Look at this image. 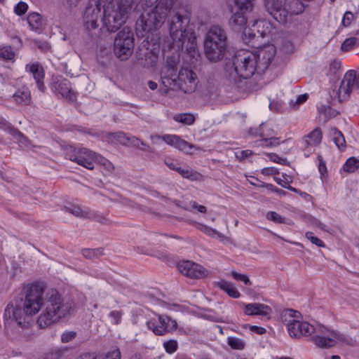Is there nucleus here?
Returning <instances> with one entry per match:
<instances>
[{
	"instance_id": "30",
	"label": "nucleus",
	"mask_w": 359,
	"mask_h": 359,
	"mask_svg": "<svg viewBox=\"0 0 359 359\" xmlns=\"http://www.w3.org/2000/svg\"><path fill=\"white\" fill-rule=\"evenodd\" d=\"M27 22L32 29L38 30L43 24L41 16L36 13H29L27 16Z\"/></svg>"
},
{
	"instance_id": "36",
	"label": "nucleus",
	"mask_w": 359,
	"mask_h": 359,
	"mask_svg": "<svg viewBox=\"0 0 359 359\" xmlns=\"http://www.w3.org/2000/svg\"><path fill=\"white\" fill-rule=\"evenodd\" d=\"M181 176L191 181L200 180L201 175L192 169L181 170Z\"/></svg>"
},
{
	"instance_id": "49",
	"label": "nucleus",
	"mask_w": 359,
	"mask_h": 359,
	"mask_svg": "<svg viewBox=\"0 0 359 359\" xmlns=\"http://www.w3.org/2000/svg\"><path fill=\"white\" fill-rule=\"evenodd\" d=\"M76 337V332L74 331L65 332L61 336V341L63 343H68L72 341Z\"/></svg>"
},
{
	"instance_id": "6",
	"label": "nucleus",
	"mask_w": 359,
	"mask_h": 359,
	"mask_svg": "<svg viewBox=\"0 0 359 359\" xmlns=\"http://www.w3.org/2000/svg\"><path fill=\"white\" fill-rule=\"evenodd\" d=\"M268 13L280 24L285 25L291 20L292 15H299L304 11L301 0H265Z\"/></svg>"
},
{
	"instance_id": "63",
	"label": "nucleus",
	"mask_w": 359,
	"mask_h": 359,
	"mask_svg": "<svg viewBox=\"0 0 359 359\" xmlns=\"http://www.w3.org/2000/svg\"><path fill=\"white\" fill-rule=\"evenodd\" d=\"M252 154L251 150H245V151H241L236 154V156L239 160H243L245 158L250 156Z\"/></svg>"
},
{
	"instance_id": "10",
	"label": "nucleus",
	"mask_w": 359,
	"mask_h": 359,
	"mask_svg": "<svg viewBox=\"0 0 359 359\" xmlns=\"http://www.w3.org/2000/svg\"><path fill=\"white\" fill-rule=\"evenodd\" d=\"M65 156L85 168L93 170L97 153L85 147H70L67 150Z\"/></svg>"
},
{
	"instance_id": "34",
	"label": "nucleus",
	"mask_w": 359,
	"mask_h": 359,
	"mask_svg": "<svg viewBox=\"0 0 359 359\" xmlns=\"http://www.w3.org/2000/svg\"><path fill=\"white\" fill-rule=\"evenodd\" d=\"M219 287L224 290L230 297L233 298H238L240 297L239 292L235 288L233 284L222 281L219 283Z\"/></svg>"
},
{
	"instance_id": "5",
	"label": "nucleus",
	"mask_w": 359,
	"mask_h": 359,
	"mask_svg": "<svg viewBox=\"0 0 359 359\" xmlns=\"http://www.w3.org/2000/svg\"><path fill=\"white\" fill-rule=\"evenodd\" d=\"M134 0H113L104 8L102 22L110 32H115L126 22Z\"/></svg>"
},
{
	"instance_id": "43",
	"label": "nucleus",
	"mask_w": 359,
	"mask_h": 359,
	"mask_svg": "<svg viewBox=\"0 0 359 359\" xmlns=\"http://www.w3.org/2000/svg\"><path fill=\"white\" fill-rule=\"evenodd\" d=\"M163 346L167 353H172L177 349L178 343L176 340H169L164 342Z\"/></svg>"
},
{
	"instance_id": "53",
	"label": "nucleus",
	"mask_w": 359,
	"mask_h": 359,
	"mask_svg": "<svg viewBox=\"0 0 359 359\" xmlns=\"http://www.w3.org/2000/svg\"><path fill=\"white\" fill-rule=\"evenodd\" d=\"M263 142L262 145H265L266 147H273L280 144L279 139L274 137L264 138Z\"/></svg>"
},
{
	"instance_id": "50",
	"label": "nucleus",
	"mask_w": 359,
	"mask_h": 359,
	"mask_svg": "<svg viewBox=\"0 0 359 359\" xmlns=\"http://www.w3.org/2000/svg\"><path fill=\"white\" fill-rule=\"evenodd\" d=\"M189 207H184L185 210H190L191 208L196 209L198 212L201 213H205L207 212V208L205 206L202 205H198L196 201H191L189 203Z\"/></svg>"
},
{
	"instance_id": "14",
	"label": "nucleus",
	"mask_w": 359,
	"mask_h": 359,
	"mask_svg": "<svg viewBox=\"0 0 359 359\" xmlns=\"http://www.w3.org/2000/svg\"><path fill=\"white\" fill-rule=\"evenodd\" d=\"M276 54L273 46H268L254 53L258 63V74L264 73L269 67Z\"/></svg>"
},
{
	"instance_id": "18",
	"label": "nucleus",
	"mask_w": 359,
	"mask_h": 359,
	"mask_svg": "<svg viewBox=\"0 0 359 359\" xmlns=\"http://www.w3.org/2000/svg\"><path fill=\"white\" fill-rule=\"evenodd\" d=\"M53 89L68 101H74L76 98L75 93L72 89L70 82L61 76L56 78L53 84Z\"/></svg>"
},
{
	"instance_id": "56",
	"label": "nucleus",
	"mask_w": 359,
	"mask_h": 359,
	"mask_svg": "<svg viewBox=\"0 0 359 359\" xmlns=\"http://www.w3.org/2000/svg\"><path fill=\"white\" fill-rule=\"evenodd\" d=\"M165 164L168 165L169 168L173 170H176L180 172V168L178 167V161L172 160L171 158H166L165 160Z\"/></svg>"
},
{
	"instance_id": "29",
	"label": "nucleus",
	"mask_w": 359,
	"mask_h": 359,
	"mask_svg": "<svg viewBox=\"0 0 359 359\" xmlns=\"http://www.w3.org/2000/svg\"><path fill=\"white\" fill-rule=\"evenodd\" d=\"M106 139L111 144L129 145V137L123 132L110 133L106 135Z\"/></svg>"
},
{
	"instance_id": "31",
	"label": "nucleus",
	"mask_w": 359,
	"mask_h": 359,
	"mask_svg": "<svg viewBox=\"0 0 359 359\" xmlns=\"http://www.w3.org/2000/svg\"><path fill=\"white\" fill-rule=\"evenodd\" d=\"M266 217L268 220L273 222L276 224H287L288 225L293 224L291 220L282 217L280 215L274 211L268 212L266 215Z\"/></svg>"
},
{
	"instance_id": "35",
	"label": "nucleus",
	"mask_w": 359,
	"mask_h": 359,
	"mask_svg": "<svg viewBox=\"0 0 359 359\" xmlns=\"http://www.w3.org/2000/svg\"><path fill=\"white\" fill-rule=\"evenodd\" d=\"M358 168L359 161L355 157L349 158L343 165V170L347 172H353Z\"/></svg>"
},
{
	"instance_id": "9",
	"label": "nucleus",
	"mask_w": 359,
	"mask_h": 359,
	"mask_svg": "<svg viewBox=\"0 0 359 359\" xmlns=\"http://www.w3.org/2000/svg\"><path fill=\"white\" fill-rule=\"evenodd\" d=\"M134 38L128 28H123L114 39V53L121 60H126L132 55Z\"/></svg>"
},
{
	"instance_id": "15",
	"label": "nucleus",
	"mask_w": 359,
	"mask_h": 359,
	"mask_svg": "<svg viewBox=\"0 0 359 359\" xmlns=\"http://www.w3.org/2000/svg\"><path fill=\"white\" fill-rule=\"evenodd\" d=\"M179 55L177 56L168 57L166 60V76L165 79L170 88L178 86L180 72L177 71Z\"/></svg>"
},
{
	"instance_id": "54",
	"label": "nucleus",
	"mask_w": 359,
	"mask_h": 359,
	"mask_svg": "<svg viewBox=\"0 0 359 359\" xmlns=\"http://www.w3.org/2000/svg\"><path fill=\"white\" fill-rule=\"evenodd\" d=\"M353 18H354V17H353V13L350 11H346L344 13L343 19H342L343 25L345 27L349 26L351 25V22L353 21Z\"/></svg>"
},
{
	"instance_id": "47",
	"label": "nucleus",
	"mask_w": 359,
	"mask_h": 359,
	"mask_svg": "<svg viewBox=\"0 0 359 359\" xmlns=\"http://www.w3.org/2000/svg\"><path fill=\"white\" fill-rule=\"evenodd\" d=\"M198 229L205 233L206 235L213 237L215 236V233L217 232V230L215 229H212L210 226H208L206 225L202 224H198L197 226Z\"/></svg>"
},
{
	"instance_id": "61",
	"label": "nucleus",
	"mask_w": 359,
	"mask_h": 359,
	"mask_svg": "<svg viewBox=\"0 0 359 359\" xmlns=\"http://www.w3.org/2000/svg\"><path fill=\"white\" fill-rule=\"evenodd\" d=\"M269 157L272 161L278 163L282 165L285 164L286 162L285 158H283L275 154H269Z\"/></svg>"
},
{
	"instance_id": "39",
	"label": "nucleus",
	"mask_w": 359,
	"mask_h": 359,
	"mask_svg": "<svg viewBox=\"0 0 359 359\" xmlns=\"http://www.w3.org/2000/svg\"><path fill=\"white\" fill-rule=\"evenodd\" d=\"M159 258L162 259L163 262H166L169 266L173 265L176 266L177 267L179 266V263L177 262V257H175L171 254L163 253Z\"/></svg>"
},
{
	"instance_id": "20",
	"label": "nucleus",
	"mask_w": 359,
	"mask_h": 359,
	"mask_svg": "<svg viewBox=\"0 0 359 359\" xmlns=\"http://www.w3.org/2000/svg\"><path fill=\"white\" fill-rule=\"evenodd\" d=\"M245 11L235 10L229 20V25L231 29L237 32H242L244 35V31L248 29L246 27L247 18L245 16Z\"/></svg>"
},
{
	"instance_id": "62",
	"label": "nucleus",
	"mask_w": 359,
	"mask_h": 359,
	"mask_svg": "<svg viewBox=\"0 0 359 359\" xmlns=\"http://www.w3.org/2000/svg\"><path fill=\"white\" fill-rule=\"evenodd\" d=\"M170 36L174 41H180L178 37V30L175 27V25H171L170 27Z\"/></svg>"
},
{
	"instance_id": "22",
	"label": "nucleus",
	"mask_w": 359,
	"mask_h": 359,
	"mask_svg": "<svg viewBox=\"0 0 359 359\" xmlns=\"http://www.w3.org/2000/svg\"><path fill=\"white\" fill-rule=\"evenodd\" d=\"M25 69L32 74L38 88L41 91L44 92V71L43 67L39 62H34L33 64L27 65Z\"/></svg>"
},
{
	"instance_id": "38",
	"label": "nucleus",
	"mask_w": 359,
	"mask_h": 359,
	"mask_svg": "<svg viewBox=\"0 0 359 359\" xmlns=\"http://www.w3.org/2000/svg\"><path fill=\"white\" fill-rule=\"evenodd\" d=\"M228 344L231 348L237 350H242L245 346L243 339L233 337L228 338Z\"/></svg>"
},
{
	"instance_id": "12",
	"label": "nucleus",
	"mask_w": 359,
	"mask_h": 359,
	"mask_svg": "<svg viewBox=\"0 0 359 359\" xmlns=\"http://www.w3.org/2000/svg\"><path fill=\"white\" fill-rule=\"evenodd\" d=\"M311 338L320 348H330L335 345L336 339L342 340L343 336L336 332L329 330L323 325L316 327Z\"/></svg>"
},
{
	"instance_id": "26",
	"label": "nucleus",
	"mask_w": 359,
	"mask_h": 359,
	"mask_svg": "<svg viewBox=\"0 0 359 359\" xmlns=\"http://www.w3.org/2000/svg\"><path fill=\"white\" fill-rule=\"evenodd\" d=\"M14 100L20 104H29L32 101L31 93L28 88L22 86L18 88L13 96Z\"/></svg>"
},
{
	"instance_id": "45",
	"label": "nucleus",
	"mask_w": 359,
	"mask_h": 359,
	"mask_svg": "<svg viewBox=\"0 0 359 359\" xmlns=\"http://www.w3.org/2000/svg\"><path fill=\"white\" fill-rule=\"evenodd\" d=\"M281 49L282 50L287 53L290 54L294 52V47L293 43L289 41V40H284L283 41L282 45H281Z\"/></svg>"
},
{
	"instance_id": "28",
	"label": "nucleus",
	"mask_w": 359,
	"mask_h": 359,
	"mask_svg": "<svg viewBox=\"0 0 359 359\" xmlns=\"http://www.w3.org/2000/svg\"><path fill=\"white\" fill-rule=\"evenodd\" d=\"M151 139L153 144L160 145L162 142H165L166 144L170 146H173L177 148V145L180 142V139L177 136L173 135H165L163 136L160 135H151Z\"/></svg>"
},
{
	"instance_id": "40",
	"label": "nucleus",
	"mask_w": 359,
	"mask_h": 359,
	"mask_svg": "<svg viewBox=\"0 0 359 359\" xmlns=\"http://www.w3.org/2000/svg\"><path fill=\"white\" fill-rule=\"evenodd\" d=\"M196 147L185 140H181V151L187 154H193Z\"/></svg>"
},
{
	"instance_id": "44",
	"label": "nucleus",
	"mask_w": 359,
	"mask_h": 359,
	"mask_svg": "<svg viewBox=\"0 0 359 359\" xmlns=\"http://www.w3.org/2000/svg\"><path fill=\"white\" fill-rule=\"evenodd\" d=\"M99 250L94 249H83L81 252L83 256L89 259H94L98 257L99 255Z\"/></svg>"
},
{
	"instance_id": "48",
	"label": "nucleus",
	"mask_w": 359,
	"mask_h": 359,
	"mask_svg": "<svg viewBox=\"0 0 359 359\" xmlns=\"http://www.w3.org/2000/svg\"><path fill=\"white\" fill-rule=\"evenodd\" d=\"M231 276L235 280H239V281H243L246 285H251V282H250V279L248 278V276H246L244 274H241V273H238L236 271H233L231 273Z\"/></svg>"
},
{
	"instance_id": "41",
	"label": "nucleus",
	"mask_w": 359,
	"mask_h": 359,
	"mask_svg": "<svg viewBox=\"0 0 359 359\" xmlns=\"http://www.w3.org/2000/svg\"><path fill=\"white\" fill-rule=\"evenodd\" d=\"M95 162L102 165L108 171H112L114 169L113 164L109 160L98 154H97Z\"/></svg>"
},
{
	"instance_id": "11",
	"label": "nucleus",
	"mask_w": 359,
	"mask_h": 359,
	"mask_svg": "<svg viewBox=\"0 0 359 359\" xmlns=\"http://www.w3.org/2000/svg\"><path fill=\"white\" fill-rule=\"evenodd\" d=\"M356 73L353 70L347 72L340 85L335 86L330 92V97L341 102L348 99L355 84Z\"/></svg>"
},
{
	"instance_id": "57",
	"label": "nucleus",
	"mask_w": 359,
	"mask_h": 359,
	"mask_svg": "<svg viewBox=\"0 0 359 359\" xmlns=\"http://www.w3.org/2000/svg\"><path fill=\"white\" fill-rule=\"evenodd\" d=\"M107 359H121V351L119 348H114L109 351L107 354Z\"/></svg>"
},
{
	"instance_id": "2",
	"label": "nucleus",
	"mask_w": 359,
	"mask_h": 359,
	"mask_svg": "<svg viewBox=\"0 0 359 359\" xmlns=\"http://www.w3.org/2000/svg\"><path fill=\"white\" fill-rule=\"evenodd\" d=\"M185 12L184 15H181V49L184 47L186 48L183 60L190 68H181V91L191 93L197 84V76L191 68L197 65L201 55L196 47L195 26L189 22L190 12L188 10Z\"/></svg>"
},
{
	"instance_id": "4",
	"label": "nucleus",
	"mask_w": 359,
	"mask_h": 359,
	"mask_svg": "<svg viewBox=\"0 0 359 359\" xmlns=\"http://www.w3.org/2000/svg\"><path fill=\"white\" fill-rule=\"evenodd\" d=\"M203 46L208 60L213 62L222 60L227 48V35L224 29L218 25L211 26L205 36Z\"/></svg>"
},
{
	"instance_id": "21",
	"label": "nucleus",
	"mask_w": 359,
	"mask_h": 359,
	"mask_svg": "<svg viewBox=\"0 0 359 359\" xmlns=\"http://www.w3.org/2000/svg\"><path fill=\"white\" fill-rule=\"evenodd\" d=\"M100 9L97 6H89L86 7L83 20L88 29H95L97 27V20L100 16Z\"/></svg>"
},
{
	"instance_id": "59",
	"label": "nucleus",
	"mask_w": 359,
	"mask_h": 359,
	"mask_svg": "<svg viewBox=\"0 0 359 359\" xmlns=\"http://www.w3.org/2000/svg\"><path fill=\"white\" fill-rule=\"evenodd\" d=\"M109 318L114 324H118L121 318V313L117 311H113L109 313Z\"/></svg>"
},
{
	"instance_id": "58",
	"label": "nucleus",
	"mask_w": 359,
	"mask_h": 359,
	"mask_svg": "<svg viewBox=\"0 0 359 359\" xmlns=\"http://www.w3.org/2000/svg\"><path fill=\"white\" fill-rule=\"evenodd\" d=\"M269 109L274 112H279L282 109V102L280 101H271L269 103Z\"/></svg>"
},
{
	"instance_id": "33",
	"label": "nucleus",
	"mask_w": 359,
	"mask_h": 359,
	"mask_svg": "<svg viewBox=\"0 0 359 359\" xmlns=\"http://www.w3.org/2000/svg\"><path fill=\"white\" fill-rule=\"evenodd\" d=\"M250 133H252V135L255 136H259L263 137L264 139L273 137V135H274V130L271 128L264 125V123H262L259 126V132H253L252 130H251Z\"/></svg>"
},
{
	"instance_id": "1",
	"label": "nucleus",
	"mask_w": 359,
	"mask_h": 359,
	"mask_svg": "<svg viewBox=\"0 0 359 359\" xmlns=\"http://www.w3.org/2000/svg\"><path fill=\"white\" fill-rule=\"evenodd\" d=\"M44 285L42 283H34L27 284L23 288L25 299L22 309L14 307L8 304L4 312V316L15 323L22 329L27 328L29 323L23 318V315L33 316L37 313L41 306L43 309L39 316L38 324L40 327H46L61 318L69 316L74 310L75 304L73 302H65L61 295L55 290H50L47 294V299L43 303V295Z\"/></svg>"
},
{
	"instance_id": "13",
	"label": "nucleus",
	"mask_w": 359,
	"mask_h": 359,
	"mask_svg": "<svg viewBox=\"0 0 359 359\" xmlns=\"http://www.w3.org/2000/svg\"><path fill=\"white\" fill-rule=\"evenodd\" d=\"M181 274L189 278H203L208 276L209 272L203 266L189 260L181 262Z\"/></svg>"
},
{
	"instance_id": "37",
	"label": "nucleus",
	"mask_w": 359,
	"mask_h": 359,
	"mask_svg": "<svg viewBox=\"0 0 359 359\" xmlns=\"http://www.w3.org/2000/svg\"><path fill=\"white\" fill-rule=\"evenodd\" d=\"M15 57V52L9 46H5L0 48V57L4 60H11Z\"/></svg>"
},
{
	"instance_id": "55",
	"label": "nucleus",
	"mask_w": 359,
	"mask_h": 359,
	"mask_svg": "<svg viewBox=\"0 0 359 359\" xmlns=\"http://www.w3.org/2000/svg\"><path fill=\"white\" fill-rule=\"evenodd\" d=\"M308 99V95L306 93L299 95L295 101L291 100L290 105L292 107L298 106L304 103Z\"/></svg>"
},
{
	"instance_id": "25",
	"label": "nucleus",
	"mask_w": 359,
	"mask_h": 359,
	"mask_svg": "<svg viewBox=\"0 0 359 359\" xmlns=\"http://www.w3.org/2000/svg\"><path fill=\"white\" fill-rule=\"evenodd\" d=\"M255 0H232V2L229 4V8L231 13L235 10L251 12L254 8Z\"/></svg>"
},
{
	"instance_id": "64",
	"label": "nucleus",
	"mask_w": 359,
	"mask_h": 359,
	"mask_svg": "<svg viewBox=\"0 0 359 359\" xmlns=\"http://www.w3.org/2000/svg\"><path fill=\"white\" fill-rule=\"evenodd\" d=\"M215 235H216L217 239L222 242L232 243L231 239L229 237L226 236L225 235L219 232L218 231H217V232L215 233Z\"/></svg>"
},
{
	"instance_id": "17",
	"label": "nucleus",
	"mask_w": 359,
	"mask_h": 359,
	"mask_svg": "<svg viewBox=\"0 0 359 359\" xmlns=\"http://www.w3.org/2000/svg\"><path fill=\"white\" fill-rule=\"evenodd\" d=\"M271 26L270 23L264 20H255L248 29L244 31V36L249 39L253 37H264L270 33Z\"/></svg>"
},
{
	"instance_id": "19",
	"label": "nucleus",
	"mask_w": 359,
	"mask_h": 359,
	"mask_svg": "<svg viewBox=\"0 0 359 359\" xmlns=\"http://www.w3.org/2000/svg\"><path fill=\"white\" fill-rule=\"evenodd\" d=\"M138 63L143 67H151L157 61L158 55L153 50L144 47H139L136 52Z\"/></svg>"
},
{
	"instance_id": "46",
	"label": "nucleus",
	"mask_w": 359,
	"mask_h": 359,
	"mask_svg": "<svg viewBox=\"0 0 359 359\" xmlns=\"http://www.w3.org/2000/svg\"><path fill=\"white\" fill-rule=\"evenodd\" d=\"M28 8V6L26 3L20 1L14 8V12L18 15H22L25 14Z\"/></svg>"
},
{
	"instance_id": "16",
	"label": "nucleus",
	"mask_w": 359,
	"mask_h": 359,
	"mask_svg": "<svg viewBox=\"0 0 359 359\" xmlns=\"http://www.w3.org/2000/svg\"><path fill=\"white\" fill-rule=\"evenodd\" d=\"M148 327L151 328L156 335H162L165 332L176 330L177 323L169 316L162 315L158 317V325L150 321L148 323Z\"/></svg>"
},
{
	"instance_id": "3",
	"label": "nucleus",
	"mask_w": 359,
	"mask_h": 359,
	"mask_svg": "<svg viewBox=\"0 0 359 359\" xmlns=\"http://www.w3.org/2000/svg\"><path fill=\"white\" fill-rule=\"evenodd\" d=\"M170 8L167 1L158 0L154 8L144 11L136 22L137 35L144 37L159 29L164 23Z\"/></svg>"
},
{
	"instance_id": "27",
	"label": "nucleus",
	"mask_w": 359,
	"mask_h": 359,
	"mask_svg": "<svg viewBox=\"0 0 359 359\" xmlns=\"http://www.w3.org/2000/svg\"><path fill=\"white\" fill-rule=\"evenodd\" d=\"M65 210L75 217H81L83 219H92L94 217V213L86 208L76 205H71L69 206H65Z\"/></svg>"
},
{
	"instance_id": "24",
	"label": "nucleus",
	"mask_w": 359,
	"mask_h": 359,
	"mask_svg": "<svg viewBox=\"0 0 359 359\" xmlns=\"http://www.w3.org/2000/svg\"><path fill=\"white\" fill-rule=\"evenodd\" d=\"M323 139L322 130L320 128H316L311 133L304 137V144L307 148L318 146Z\"/></svg>"
},
{
	"instance_id": "52",
	"label": "nucleus",
	"mask_w": 359,
	"mask_h": 359,
	"mask_svg": "<svg viewBox=\"0 0 359 359\" xmlns=\"http://www.w3.org/2000/svg\"><path fill=\"white\" fill-rule=\"evenodd\" d=\"M306 238L309 240L312 243L316 245L318 247H323L324 243L323 242L319 239L318 238L314 236L313 235V233L311 232H307L306 233Z\"/></svg>"
},
{
	"instance_id": "42",
	"label": "nucleus",
	"mask_w": 359,
	"mask_h": 359,
	"mask_svg": "<svg viewBox=\"0 0 359 359\" xmlns=\"http://www.w3.org/2000/svg\"><path fill=\"white\" fill-rule=\"evenodd\" d=\"M196 116L191 113L181 114V123L185 125H192L195 122Z\"/></svg>"
},
{
	"instance_id": "7",
	"label": "nucleus",
	"mask_w": 359,
	"mask_h": 359,
	"mask_svg": "<svg viewBox=\"0 0 359 359\" xmlns=\"http://www.w3.org/2000/svg\"><path fill=\"white\" fill-rule=\"evenodd\" d=\"M227 71L230 72V77L234 81L237 76L243 79L250 78L256 71L258 72V63L255 55L251 52L239 53L234 57L233 64L227 66Z\"/></svg>"
},
{
	"instance_id": "32",
	"label": "nucleus",
	"mask_w": 359,
	"mask_h": 359,
	"mask_svg": "<svg viewBox=\"0 0 359 359\" xmlns=\"http://www.w3.org/2000/svg\"><path fill=\"white\" fill-rule=\"evenodd\" d=\"M330 133L332 137V140L335 143L336 146L339 149L344 148L346 147V141L343 134L337 128L331 129Z\"/></svg>"
},
{
	"instance_id": "51",
	"label": "nucleus",
	"mask_w": 359,
	"mask_h": 359,
	"mask_svg": "<svg viewBox=\"0 0 359 359\" xmlns=\"http://www.w3.org/2000/svg\"><path fill=\"white\" fill-rule=\"evenodd\" d=\"M357 39L352 37L346 39L341 45V49L344 51H348L355 44Z\"/></svg>"
},
{
	"instance_id": "60",
	"label": "nucleus",
	"mask_w": 359,
	"mask_h": 359,
	"mask_svg": "<svg viewBox=\"0 0 359 359\" xmlns=\"http://www.w3.org/2000/svg\"><path fill=\"white\" fill-rule=\"evenodd\" d=\"M319 161L318 170L321 175H324L327 172L325 162L323 161L321 156H318Z\"/></svg>"
},
{
	"instance_id": "23",
	"label": "nucleus",
	"mask_w": 359,
	"mask_h": 359,
	"mask_svg": "<svg viewBox=\"0 0 359 359\" xmlns=\"http://www.w3.org/2000/svg\"><path fill=\"white\" fill-rule=\"evenodd\" d=\"M245 314L248 316H266L271 312V308L260 303H250L245 304L243 309Z\"/></svg>"
},
{
	"instance_id": "8",
	"label": "nucleus",
	"mask_w": 359,
	"mask_h": 359,
	"mask_svg": "<svg viewBox=\"0 0 359 359\" xmlns=\"http://www.w3.org/2000/svg\"><path fill=\"white\" fill-rule=\"evenodd\" d=\"M281 320L286 325L290 336L292 338L311 337L316 330V327L307 321L302 320L299 313L292 309L283 311L281 314Z\"/></svg>"
}]
</instances>
